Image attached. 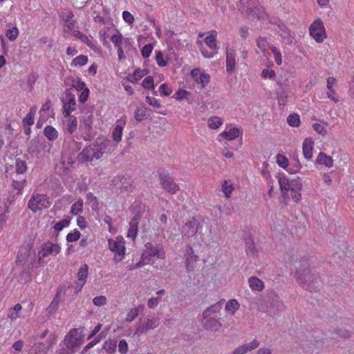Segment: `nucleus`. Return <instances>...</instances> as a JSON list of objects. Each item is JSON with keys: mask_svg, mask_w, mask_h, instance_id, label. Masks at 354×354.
<instances>
[{"mask_svg": "<svg viewBox=\"0 0 354 354\" xmlns=\"http://www.w3.org/2000/svg\"><path fill=\"white\" fill-rule=\"evenodd\" d=\"M139 222L131 219L127 232V237L134 240L138 234Z\"/></svg>", "mask_w": 354, "mask_h": 354, "instance_id": "c85d7f7f", "label": "nucleus"}, {"mask_svg": "<svg viewBox=\"0 0 354 354\" xmlns=\"http://www.w3.org/2000/svg\"><path fill=\"white\" fill-rule=\"evenodd\" d=\"M110 40L116 48L122 47L123 45L127 47L128 45L131 44L130 39L129 38L124 39L120 32L113 35L111 37Z\"/></svg>", "mask_w": 354, "mask_h": 354, "instance_id": "aec40b11", "label": "nucleus"}, {"mask_svg": "<svg viewBox=\"0 0 354 354\" xmlns=\"http://www.w3.org/2000/svg\"><path fill=\"white\" fill-rule=\"evenodd\" d=\"M270 49L272 50L275 62L277 65H281L282 63L281 54L280 50L275 46L272 45H269Z\"/></svg>", "mask_w": 354, "mask_h": 354, "instance_id": "79ce46f5", "label": "nucleus"}, {"mask_svg": "<svg viewBox=\"0 0 354 354\" xmlns=\"http://www.w3.org/2000/svg\"><path fill=\"white\" fill-rule=\"evenodd\" d=\"M72 86L75 88L78 91H83L84 89H87L88 88L86 86V84L84 82L78 80L77 81L73 80Z\"/></svg>", "mask_w": 354, "mask_h": 354, "instance_id": "052dcab7", "label": "nucleus"}, {"mask_svg": "<svg viewBox=\"0 0 354 354\" xmlns=\"http://www.w3.org/2000/svg\"><path fill=\"white\" fill-rule=\"evenodd\" d=\"M257 0H241L239 10L243 15L256 16L257 15Z\"/></svg>", "mask_w": 354, "mask_h": 354, "instance_id": "1a4fd4ad", "label": "nucleus"}, {"mask_svg": "<svg viewBox=\"0 0 354 354\" xmlns=\"http://www.w3.org/2000/svg\"><path fill=\"white\" fill-rule=\"evenodd\" d=\"M65 97L62 99L63 103V113L64 116H70V114L76 108L75 95L72 93L71 88H67L65 91Z\"/></svg>", "mask_w": 354, "mask_h": 354, "instance_id": "0eeeda50", "label": "nucleus"}, {"mask_svg": "<svg viewBox=\"0 0 354 354\" xmlns=\"http://www.w3.org/2000/svg\"><path fill=\"white\" fill-rule=\"evenodd\" d=\"M277 163L278 164L279 166L284 169L288 167V158L285 156L281 154H277Z\"/></svg>", "mask_w": 354, "mask_h": 354, "instance_id": "3c124183", "label": "nucleus"}, {"mask_svg": "<svg viewBox=\"0 0 354 354\" xmlns=\"http://www.w3.org/2000/svg\"><path fill=\"white\" fill-rule=\"evenodd\" d=\"M259 345V342L257 339H253L249 343L245 344L236 348L233 351L232 354H245L248 351L257 348Z\"/></svg>", "mask_w": 354, "mask_h": 354, "instance_id": "f3484780", "label": "nucleus"}, {"mask_svg": "<svg viewBox=\"0 0 354 354\" xmlns=\"http://www.w3.org/2000/svg\"><path fill=\"white\" fill-rule=\"evenodd\" d=\"M118 351L122 354H125L128 351V344L125 339H121L118 344Z\"/></svg>", "mask_w": 354, "mask_h": 354, "instance_id": "338daca9", "label": "nucleus"}, {"mask_svg": "<svg viewBox=\"0 0 354 354\" xmlns=\"http://www.w3.org/2000/svg\"><path fill=\"white\" fill-rule=\"evenodd\" d=\"M44 134L48 140H55L58 137L57 131L52 126L48 125L44 128Z\"/></svg>", "mask_w": 354, "mask_h": 354, "instance_id": "c756f323", "label": "nucleus"}, {"mask_svg": "<svg viewBox=\"0 0 354 354\" xmlns=\"http://www.w3.org/2000/svg\"><path fill=\"white\" fill-rule=\"evenodd\" d=\"M314 142L310 138H306L303 142V154L306 160H310L313 157Z\"/></svg>", "mask_w": 354, "mask_h": 354, "instance_id": "6ab92c4d", "label": "nucleus"}, {"mask_svg": "<svg viewBox=\"0 0 354 354\" xmlns=\"http://www.w3.org/2000/svg\"><path fill=\"white\" fill-rule=\"evenodd\" d=\"M287 98L288 95L284 91L277 93V100L279 106H284L286 104Z\"/></svg>", "mask_w": 354, "mask_h": 354, "instance_id": "0e129e2a", "label": "nucleus"}, {"mask_svg": "<svg viewBox=\"0 0 354 354\" xmlns=\"http://www.w3.org/2000/svg\"><path fill=\"white\" fill-rule=\"evenodd\" d=\"M68 120L66 126V131L68 133L73 134L77 126V118L74 115L68 116Z\"/></svg>", "mask_w": 354, "mask_h": 354, "instance_id": "7c9ffc66", "label": "nucleus"}, {"mask_svg": "<svg viewBox=\"0 0 354 354\" xmlns=\"http://www.w3.org/2000/svg\"><path fill=\"white\" fill-rule=\"evenodd\" d=\"M278 30L277 32L279 36L281 37L282 41L286 44H290L292 43L294 37L291 35L290 30L283 23L279 22L277 24Z\"/></svg>", "mask_w": 354, "mask_h": 354, "instance_id": "dca6fc26", "label": "nucleus"}, {"mask_svg": "<svg viewBox=\"0 0 354 354\" xmlns=\"http://www.w3.org/2000/svg\"><path fill=\"white\" fill-rule=\"evenodd\" d=\"M82 343L81 335L78 333L76 328L71 330V331L65 336L64 344L71 353H75V348Z\"/></svg>", "mask_w": 354, "mask_h": 354, "instance_id": "39448f33", "label": "nucleus"}, {"mask_svg": "<svg viewBox=\"0 0 354 354\" xmlns=\"http://www.w3.org/2000/svg\"><path fill=\"white\" fill-rule=\"evenodd\" d=\"M159 180L162 189L171 194H176L180 189L178 185L174 182V178L167 174L160 173Z\"/></svg>", "mask_w": 354, "mask_h": 354, "instance_id": "423d86ee", "label": "nucleus"}, {"mask_svg": "<svg viewBox=\"0 0 354 354\" xmlns=\"http://www.w3.org/2000/svg\"><path fill=\"white\" fill-rule=\"evenodd\" d=\"M191 75L195 82L202 85V88H204L210 80L209 75L201 71L200 68L193 69L191 71Z\"/></svg>", "mask_w": 354, "mask_h": 354, "instance_id": "f8f14e48", "label": "nucleus"}, {"mask_svg": "<svg viewBox=\"0 0 354 354\" xmlns=\"http://www.w3.org/2000/svg\"><path fill=\"white\" fill-rule=\"evenodd\" d=\"M80 232L77 230H75L73 232H70L66 236L68 242H73L77 241L80 238Z\"/></svg>", "mask_w": 354, "mask_h": 354, "instance_id": "13d9d810", "label": "nucleus"}, {"mask_svg": "<svg viewBox=\"0 0 354 354\" xmlns=\"http://www.w3.org/2000/svg\"><path fill=\"white\" fill-rule=\"evenodd\" d=\"M27 151L30 155H34L35 153L39 152V147L37 146V142L36 140H32L30 141Z\"/></svg>", "mask_w": 354, "mask_h": 354, "instance_id": "4d7b16f0", "label": "nucleus"}, {"mask_svg": "<svg viewBox=\"0 0 354 354\" xmlns=\"http://www.w3.org/2000/svg\"><path fill=\"white\" fill-rule=\"evenodd\" d=\"M15 169L17 174H24L27 171V165L26 161L20 159L16 160Z\"/></svg>", "mask_w": 354, "mask_h": 354, "instance_id": "4c0bfd02", "label": "nucleus"}, {"mask_svg": "<svg viewBox=\"0 0 354 354\" xmlns=\"http://www.w3.org/2000/svg\"><path fill=\"white\" fill-rule=\"evenodd\" d=\"M142 86L145 88L154 90L153 77L152 76L145 77L142 81Z\"/></svg>", "mask_w": 354, "mask_h": 354, "instance_id": "603ef678", "label": "nucleus"}, {"mask_svg": "<svg viewBox=\"0 0 354 354\" xmlns=\"http://www.w3.org/2000/svg\"><path fill=\"white\" fill-rule=\"evenodd\" d=\"M223 302L224 300L222 299L206 308L203 313V319H206L209 317H213V315L219 313L223 308Z\"/></svg>", "mask_w": 354, "mask_h": 354, "instance_id": "a211bd4d", "label": "nucleus"}, {"mask_svg": "<svg viewBox=\"0 0 354 354\" xmlns=\"http://www.w3.org/2000/svg\"><path fill=\"white\" fill-rule=\"evenodd\" d=\"M143 306H140L139 307H136L130 310V311L127 313L125 321L128 323L132 322L138 315L140 309H142Z\"/></svg>", "mask_w": 354, "mask_h": 354, "instance_id": "473e14b6", "label": "nucleus"}, {"mask_svg": "<svg viewBox=\"0 0 354 354\" xmlns=\"http://www.w3.org/2000/svg\"><path fill=\"white\" fill-rule=\"evenodd\" d=\"M88 62V57L86 55H80L75 58H74L71 62L72 66H84Z\"/></svg>", "mask_w": 354, "mask_h": 354, "instance_id": "58836bf2", "label": "nucleus"}, {"mask_svg": "<svg viewBox=\"0 0 354 354\" xmlns=\"http://www.w3.org/2000/svg\"><path fill=\"white\" fill-rule=\"evenodd\" d=\"M93 303L96 306H102L106 304V298L104 296H97L93 298Z\"/></svg>", "mask_w": 354, "mask_h": 354, "instance_id": "e2e57ef3", "label": "nucleus"}, {"mask_svg": "<svg viewBox=\"0 0 354 354\" xmlns=\"http://www.w3.org/2000/svg\"><path fill=\"white\" fill-rule=\"evenodd\" d=\"M60 246L57 243H47L43 247L42 256L46 257L49 254L57 255L60 252Z\"/></svg>", "mask_w": 354, "mask_h": 354, "instance_id": "412c9836", "label": "nucleus"}, {"mask_svg": "<svg viewBox=\"0 0 354 354\" xmlns=\"http://www.w3.org/2000/svg\"><path fill=\"white\" fill-rule=\"evenodd\" d=\"M145 247V250L142 253V259H146L148 264L153 265L156 260L165 259V252L162 245L148 242Z\"/></svg>", "mask_w": 354, "mask_h": 354, "instance_id": "7ed1b4c3", "label": "nucleus"}, {"mask_svg": "<svg viewBox=\"0 0 354 354\" xmlns=\"http://www.w3.org/2000/svg\"><path fill=\"white\" fill-rule=\"evenodd\" d=\"M223 119L218 116H212L208 119V127L212 129H218L223 124Z\"/></svg>", "mask_w": 354, "mask_h": 354, "instance_id": "2f4dec72", "label": "nucleus"}, {"mask_svg": "<svg viewBox=\"0 0 354 354\" xmlns=\"http://www.w3.org/2000/svg\"><path fill=\"white\" fill-rule=\"evenodd\" d=\"M19 35V30L17 27L8 29L6 32V37L10 41H14L17 39Z\"/></svg>", "mask_w": 354, "mask_h": 354, "instance_id": "c03bdc74", "label": "nucleus"}, {"mask_svg": "<svg viewBox=\"0 0 354 354\" xmlns=\"http://www.w3.org/2000/svg\"><path fill=\"white\" fill-rule=\"evenodd\" d=\"M130 210L132 213H136V212H138V214L144 213L145 212V206L142 205L141 201H136L130 206Z\"/></svg>", "mask_w": 354, "mask_h": 354, "instance_id": "e433bc0d", "label": "nucleus"}, {"mask_svg": "<svg viewBox=\"0 0 354 354\" xmlns=\"http://www.w3.org/2000/svg\"><path fill=\"white\" fill-rule=\"evenodd\" d=\"M50 205L49 198L46 194H41L32 195L28 203V207L33 212L48 208Z\"/></svg>", "mask_w": 354, "mask_h": 354, "instance_id": "20e7f679", "label": "nucleus"}, {"mask_svg": "<svg viewBox=\"0 0 354 354\" xmlns=\"http://www.w3.org/2000/svg\"><path fill=\"white\" fill-rule=\"evenodd\" d=\"M204 319L205 322L203 323V326L207 330H210L212 332H217L221 328L222 325L220 321V317H209L208 318Z\"/></svg>", "mask_w": 354, "mask_h": 354, "instance_id": "4468645a", "label": "nucleus"}, {"mask_svg": "<svg viewBox=\"0 0 354 354\" xmlns=\"http://www.w3.org/2000/svg\"><path fill=\"white\" fill-rule=\"evenodd\" d=\"M302 184L299 179H292L290 182V189L291 192L300 191Z\"/></svg>", "mask_w": 354, "mask_h": 354, "instance_id": "09e8293b", "label": "nucleus"}, {"mask_svg": "<svg viewBox=\"0 0 354 354\" xmlns=\"http://www.w3.org/2000/svg\"><path fill=\"white\" fill-rule=\"evenodd\" d=\"M312 259L309 257H303L300 261L299 268L295 272V277L297 282L306 290L313 292L319 290L318 285L319 276L313 272L310 266Z\"/></svg>", "mask_w": 354, "mask_h": 354, "instance_id": "f257e3e1", "label": "nucleus"}, {"mask_svg": "<svg viewBox=\"0 0 354 354\" xmlns=\"http://www.w3.org/2000/svg\"><path fill=\"white\" fill-rule=\"evenodd\" d=\"M240 131L238 128H231L229 131L222 132L220 136L227 140H233L239 137Z\"/></svg>", "mask_w": 354, "mask_h": 354, "instance_id": "393cba45", "label": "nucleus"}, {"mask_svg": "<svg viewBox=\"0 0 354 354\" xmlns=\"http://www.w3.org/2000/svg\"><path fill=\"white\" fill-rule=\"evenodd\" d=\"M249 286L252 290L261 291L264 288L263 282L256 277H252L248 280Z\"/></svg>", "mask_w": 354, "mask_h": 354, "instance_id": "b1692460", "label": "nucleus"}, {"mask_svg": "<svg viewBox=\"0 0 354 354\" xmlns=\"http://www.w3.org/2000/svg\"><path fill=\"white\" fill-rule=\"evenodd\" d=\"M279 184L280 189L282 192L288 191L290 189V182L287 176L283 174H279L277 176Z\"/></svg>", "mask_w": 354, "mask_h": 354, "instance_id": "a878e982", "label": "nucleus"}, {"mask_svg": "<svg viewBox=\"0 0 354 354\" xmlns=\"http://www.w3.org/2000/svg\"><path fill=\"white\" fill-rule=\"evenodd\" d=\"M188 95H189L188 91H187L185 90L180 89L175 93L174 97L178 100H182L183 99H186Z\"/></svg>", "mask_w": 354, "mask_h": 354, "instance_id": "69168bd1", "label": "nucleus"}, {"mask_svg": "<svg viewBox=\"0 0 354 354\" xmlns=\"http://www.w3.org/2000/svg\"><path fill=\"white\" fill-rule=\"evenodd\" d=\"M88 275V266L84 264L80 267L77 272L78 281L80 284L79 290H82L84 286Z\"/></svg>", "mask_w": 354, "mask_h": 354, "instance_id": "4be33fe9", "label": "nucleus"}, {"mask_svg": "<svg viewBox=\"0 0 354 354\" xmlns=\"http://www.w3.org/2000/svg\"><path fill=\"white\" fill-rule=\"evenodd\" d=\"M226 71L228 73H232L236 69V53L232 48H226Z\"/></svg>", "mask_w": 354, "mask_h": 354, "instance_id": "2eb2a0df", "label": "nucleus"}, {"mask_svg": "<svg viewBox=\"0 0 354 354\" xmlns=\"http://www.w3.org/2000/svg\"><path fill=\"white\" fill-rule=\"evenodd\" d=\"M123 128L120 125H117L112 133L113 139L118 142L122 140Z\"/></svg>", "mask_w": 354, "mask_h": 354, "instance_id": "37998d69", "label": "nucleus"}, {"mask_svg": "<svg viewBox=\"0 0 354 354\" xmlns=\"http://www.w3.org/2000/svg\"><path fill=\"white\" fill-rule=\"evenodd\" d=\"M316 163L324 165L328 167H331L333 165V160L331 156H329L323 152H320L316 159Z\"/></svg>", "mask_w": 354, "mask_h": 354, "instance_id": "5701e85b", "label": "nucleus"}, {"mask_svg": "<svg viewBox=\"0 0 354 354\" xmlns=\"http://www.w3.org/2000/svg\"><path fill=\"white\" fill-rule=\"evenodd\" d=\"M205 42L211 49L216 50L217 48L215 35H211L207 36L205 39Z\"/></svg>", "mask_w": 354, "mask_h": 354, "instance_id": "49530a36", "label": "nucleus"}, {"mask_svg": "<svg viewBox=\"0 0 354 354\" xmlns=\"http://www.w3.org/2000/svg\"><path fill=\"white\" fill-rule=\"evenodd\" d=\"M158 325L159 322L158 319L147 317L142 323L138 324L136 333L142 334L149 330L156 328Z\"/></svg>", "mask_w": 354, "mask_h": 354, "instance_id": "9b49d317", "label": "nucleus"}, {"mask_svg": "<svg viewBox=\"0 0 354 354\" xmlns=\"http://www.w3.org/2000/svg\"><path fill=\"white\" fill-rule=\"evenodd\" d=\"M108 243L109 250L115 254V261L116 262L120 261L124 258L125 252L123 242L120 240L109 239Z\"/></svg>", "mask_w": 354, "mask_h": 354, "instance_id": "9d476101", "label": "nucleus"}, {"mask_svg": "<svg viewBox=\"0 0 354 354\" xmlns=\"http://www.w3.org/2000/svg\"><path fill=\"white\" fill-rule=\"evenodd\" d=\"M198 225L199 223L197 220L195 218H192L183 226V234L187 237L193 236L198 231Z\"/></svg>", "mask_w": 354, "mask_h": 354, "instance_id": "ddd939ff", "label": "nucleus"}, {"mask_svg": "<svg viewBox=\"0 0 354 354\" xmlns=\"http://www.w3.org/2000/svg\"><path fill=\"white\" fill-rule=\"evenodd\" d=\"M234 190V187L232 184H229L226 180L222 184V191L227 198H230V194Z\"/></svg>", "mask_w": 354, "mask_h": 354, "instance_id": "de8ad7c7", "label": "nucleus"}, {"mask_svg": "<svg viewBox=\"0 0 354 354\" xmlns=\"http://www.w3.org/2000/svg\"><path fill=\"white\" fill-rule=\"evenodd\" d=\"M73 35L80 39L82 42L86 44L88 46H91V41L89 40V39L88 38V37L82 33V32H80V30H75L73 31Z\"/></svg>", "mask_w": 354, "mask_h": 354, "instance_id": "a18cd8bd", "label": "nucleus"}, {"mask_svg": "<svg viewBox=\"0 0 354 354\" xmlns=\"http://www.w3.org/2000/svg\"><path fill=\"white\" fill-rule=\"evenodd\" d=\"M70 221L71 220L69 218L63 219L61 221L56 223L53 227L55 231L60 232L64 227L69 225Z\"/></svg>", "mask_w": 354, "mask_h": 354, "instance_id": "8fccbe9b", "label": "nucleus"}, {"mask_svg": "<svg viewBox=\"0 0 354 354\" xmlns=\"http://www.w3.org/2000/svg\"><path fill=\"white\" fill-rule=\"evenodd\" d=\"M246 252L248 255L251 256H254L257 254V250L252 241L246 242Z\"/></svg>", "mask_w": 354, "mask_h": 354, "instance_id": "864d4df0", "label": "nucleus"}, {"mask_svg": "<svg viewBox=\"0 0 354 354\" xmlns=\"http://www.w3.org/2000/svg\"><path fill=\"white\" fill-rule=\"evenodd\" d=\"M110 141L99 137L93 145L85 147L80 156L84 161L92 162L101 158L103 155L109 151Z\"/></svg>", "mask_w": 354, "mask_h": 354, "instance_id": "f03ea898", "label": "nucleus"}, {"mask_svg": "<svg viewBox=\"0 0 354 354\" xmlns=\"http://www.w3.org/2000/svg\"><path fill=\"white\" fill-rule=\"evenodd\" d=\"M83 206V201L82 200H78L77 202H75L71 207V213L73 215H77L79 213H82Z\"/></svg>", "mask_w": 354, "mask_h": 354, "instance_id": "a19ab883", "label": "nucleus"}, {"mask_svg": "<svg viewBox=\"0 0 354 354\" xmlns=\"http://www.w3.org/2000/svg\"><path fill=\"white\" fill-rule=\"evenodd\" d=\"M153 48V47L151 44H148L144 46L141 50L142 56L144 58H148L150 56Z\"/></svg>", "mask_w": 354, "mask_h": 354, "instance_id": "6e6d98bb", "label": "nucleus"}, {"mask_svg": "<svg viewBox=\"0 0 354 354\" xmlns=\"http://www.w3.org/2000/svg\"><path fill=\"white\" fill-rule=\"evenodd\" d=\"M239 304L236 299H230L225 304V310L232 314L239 308Z\"/></svg>", "mask_w": 354, "mask_h": 354, "instance_id": "72a5a7b5", "label": "nucleus"}, {"mask_svg": "<svg viewBox=\"0 0 354 354\" xmlns=\"http://www.w3.org/2000/svg\"><path fill=\"white\" fill-rule=\"evenodd\" d=\"M122 180H124V182H122V185L120 187V193H123L124 192H131L132 191V185H131L130 180H127V178L117 177L113 179V182L115 183V185H117L118 180L122 181Z\"/></svg>", "mask_w": 354, "mask_h": 354, "instance_id": "bb28decb", "label": "nucleus"}, {"mask_svg": "<svg viewBox=\"0 0 354 354\" xmlns=\"http://www.w3.org/2000/svg\"><path fill=\"white\" fill-rule=\"evenodd\" d=\"M350 337V333L348 330L345 329H339L337 330L335 335L332 336V338L341 337L344 339L348 338Z\"/></svg>", "mask_w": 354, "mask_h": 354, "instance_id": "680f3d73", "label": "nucleus"}, {"mask_svg": "<svg viewBox=\"0 0 354 354\" xmlns=\"http://www.w3.org/2000/svg\"><path fill=\"white\" fill-rule=\"evenodd\" d=\"M147 118V111L145 107L138 108L134 113V118L136 121H142Z\"/></svg>", "mask_w": 354, "mask_h": 354, "instance_id": "ea45409f", "label": "nucleus"}, {"mask_svg": "<svg viewBox=\"0 0 354 354\" xmlns=\"http://www.w3.org/2000/svg\"><path fill=\"white\" fill-rule=\"evenodd\" d=\"M288 124L294 127H297L300 124V118L299 115L297 113H292L288 116L287 118Z\"/></svg>", "mask_w": 354, "mask_h": 354, "instance_id": "c9c22d12", "label": "nucleus"}, {"mask_svg": "<svg viewBox=\"0 0 354 354\" xmlns=\"http://www.w3.org/2000/svg\"><path fill=\"white\" fill-rule=\"evenodd\" d=\"M272 307H275L277 311L281 312L285 309V305L281 300H279L278 297H276V299H273L271 304Z\"/></svg>", "mask_w": 354, "mask_h": 354, "instance_id": "5fc2aeb1", "label": "nucleus"}, {"mask_svg": "<svg viewBox=\"0 0 354 354\" xmlns=\"http://www.w3.org/2000/svg\"><path fill=\"white\" fill-rule=\"evenodd\" d=\"M74 15L73 12L71 11L62 12L60 15L61 19L66 22H70L71 21H73L72 19Z\"/></svg>", "mask_w": 354, "mask_h": 354, "instance_id": "774afa93", "label": "nucleus"}, {"mask_svg": "<svg viewBox=\"0 0 354 354\" xmlns=\"http://www.w3.org/2000/svg\"><path fill=\"white\" fill-rule=\"evenodd\" d=\"M60 302V296H59V292L58 291L55 296L54 297L53 301L48 306V307L46 308L47 313L48 315H52L55 313L57 310L58 309L59 304Z\"/></svg>", "mask_w": 354, "mask_h": 354, "instance_id": "cd10ccee", "label": "nucleus"}, {"mask_svg": "<svg viewBox=\"0 0 354 354\" xmlns=\"http://www.w3.org/2000/svg\"><path fill=\"white\" fill-rule=\"evenodd\" d=\"M26 183V179L13 180L12 186L15 189L17 190V194H21Z\"/></svg>", "mask_w": 354, "mask_h": 354, "instance_id": "f704fd0d", "label": "nucleus"}, {"mask_svg": "<svg viewBox=\"0 0 354 354\" xmlns=\"http://www.w3.org/2000/svg\"><path fill=\"white\" fill-rule=\"evenodd\" d=\"M310 36L318 43L322 42L325 38V29L321 19L315 20L309 27Z\"/></svg>", "mask_w": 354, "mask_h": 354, "instance_id": "6e6552de", "label": "nucleus"}, {"mask_svg": "<svg viewBox=\"0 0 354 354\" xmlns=\"http://www.w3.org/2000/svg\"><path fill=\"white\" fill-rule=\"evenodd\" d=\"M156 60L159 66H165L167 62L164 59L163 54L160 50L156 52Z\"/></svg>", "mask_w": 354, "mask_h": 354, "instance_id": "bf43d9fd", "label": "nucleus"}]
</instances>
